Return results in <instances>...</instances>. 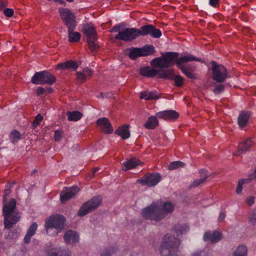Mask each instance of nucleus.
Masks as SVG:
<instances>
[{"label":"nucleus","instance_id":"obj_1","mask_svg":"<svg viewBox=\"0 0 256 256\" xmlns=\"http://www.w3.org/2000/svg\"><path fill=\"white\" fill-rule=\"evenodd\" d=\"M11 188L12 186L10 184H8L6 186L4 194L3 196L2 212L4 216V228L7 229H10L20 220L18 216H12V212L16 206V200L14 198H12L7 204L6 203V198L9 194Z\"/></svg>","mask_w":256,"mask_h":256},{"label":"nucleus","instance_id":"obj_2","mask_svg":"<svg viewBox=\"0 0 256 256\" xmlns=\"http://www.w3.org/2000/svg\"><path fill=\"white\" fill-rule=\"evenodd\" d=\"M177 52H166L161 53L160 57L154 58L150 62L151 66L154 68H172L180 59Z\"/></svg>","mask_w":256,"mask_h":256},{"label":"nucleus","instance_id":"obj_3","mask_svg":"<svg viewBox=\"0 0 256 256\" xmlns=\"http://www.w3.org/2000/svg\"><path fill=\"white\" fill-rule=\"evenodd\" d=\"M180 244L178 238L170 234H166L160 246V254L162 256H178V248Z\"/></svg>","mask_w":256,"mask_h":256},{"label":"nucleus","instance_id":"obj_4","mask_svg":"<svg viewBox=\"0 0 256 256\" xmlns=\"http://www.w3.org/2000/svg\"><path fill=\"white\" fill-rule=\"evenodd\" d=\"M65 218L60 214L50 216L46 222L45 227L47 234L51 235V230H54V234H56L64 228Z\"/></svg>","mask_w":256,"mask_h":256},{"label":"nucleus","instance_id":"obj_5","mask_svg":"<svg viewBox=\"0 0 256 256\" xmlns=\"http://www.w3.org/2000/svg\"><path fill=\"white\" fill-rule=\"evenodd\" d=\"M82 32L88 38V47L92 52L98 48V46L95 42L97 40L96 27L92 22L84 24Z\"/></svg>","mask_w":256,"mask_h":256},{"label":"nucleus","instance_id":"obj_6","mask_svg":"<svg viewBox=\"0 0 256 256\" xmlns=\"http://www.w3.org/2000/svg\"><path fill=\"white\" fill-rule=\"evenodd\" d=\"M190 61L201 62L202 60L201 58H196L190 54H188L187 56H182L178 63V68L187 78L190 79H194L196 78V74L194 73V69L192 68L183 65L184 64Z\"/></svg>","mask_w":256,"mask_h":256},{"label":"nucleus","instance_id":"obj_7","mask_svg":"<svg viewBox=\"0 0 256 256\" xmlns=\"http://www.w3.org/2000/svg\"><path fill=\"white\" fill-rule=\"evenodd\" d=\"M212 79L218 82H222L227 78L228 72L226 68L221 64L215 61L210 62Z\"/></svg>","mask_w":256,"mask_h":256},{"label":"nucleus","instance_id":"obj_8","mask_svg":"<svg viewBox=\"0 0 256 256\" xmlns=\"http://www.w3.org/2000/svg\"><path fill=\"white\" fill-rule=\"evenodd\" d=\"M141 214L143 218L148 220L158 221L164 218L162 210L154 204L144 208Z\"/></svg>","mask_w":256,"mask_h":256},{"label":"nucleus","instance_id":"obj_9","mask_svg":"<svg viewBox=\"0 0 256 256\" xmlns=\"http://www.w3.org/2000/svg\"><path fill=\"white\" fill-rule=\"evenodd\" d=\"M140 74L145 77L153 78L158 74L161 78H171L173 70L171 69H167L164 70H160L153 69L149 66L142 67L140 69Z\"/></svg>","mask_w":256,"mask_h":256},{"label":"nucleus","instance_id":"obj_10","mask_svg":"<svg viewBox=\"0 0 256 256\" xmlns=\"http://www.w3.org/2000/svg\"><path fill=\"white\" fill-rule=\"evenodd\" d=\"M102 198L98 196L93 197L90 200L84 203L78 212L80 216H84L88 214L94 210L101 204Z\"/></svg>","mask_w":256,"mask_h":256},{"label":"nucleus","instance_id":"obj_11","mask_svg":"<svg viewBox=\"0 0 256 256\" xmlns=\"http://www.w3.org/2000/svg\"><path fill=\"white\" fill-rule=\"evenodd\" d=\"M141 35V30L134 28H126L118 32V34L116 36V38L124 42H130L136 39Z\"/></svg>","mask_w":256,"mask_h":256},{"label":"nucleus","instance_id":"obj_12","mask_svg":"<svg viewBox=\"0 0 256 256\" xmlns=\"http://www.w3.org/2000/svg\"><path fill=\"white\" fill-rule=\"evenodd\" d=\"M60 18L68 29L75 28L76 24L74 14L68 8L59 9Z\"/></svg>","mask_w":256,"mask_h":256},{"label":"nucleus","instance_id":"obj_13","mask_svg":"<svg viewBox=\"0 0 256 256\" xmlns=\"http://www.w3.org/2000/svg\"><path fill=\"white\" fill-rule=\"evenodd\" d=\"M161 180V176L159 174H146L138 180V182L143 186H153L156 185Z\"/></svg>","mask_w":256,"mask_h":256},{"label":"nucleus","instance_id":"obj_14","mask_svg":"<svg viewBox=\"0 0 256 256\" xmlns=\"http://www.w3.org/2000/svg\"><path fill=\"white\" fill-rule=\"evenodd\" d=\"M142 36L150 35L153 38H158L162 36V32L160 30L156 28L152 24H146L140 28Z\"/></svg>","mask_w":256,"mask_h":256},{"label":"nucleus","instance_id":"obj_15","mask_svg":"<svg viewBox=\"0 0 256 256\" xmlns=\"http://www.w3.org/2000/svg\"><path fill=\"white\" fill-rule=\"evenodd\" d=\"M79 190L80 189L77 186L65 188V190H63L60 194L61 202L64 204L65 202L75 196Z\"/></svg>","mask_w":256,"mask_h":256},{"label":"nucleus","instance_id":"obj_16","mask_svg":"<svg viewBox=\"0 0 256 256\" xmlns=\"http://www.w3.org/2000/svg\"><path fill=\"white\" fill-rule=\"evenodd\" d=\"M64 239L67 244L75 246L79 242L80 236L76 232L68 230L64 233Z\"/></svg>","mask_w":256,"mask_h":256},{"label":"nucleus","instance_id":"obj_17","mask_svg":"<svg viewBox=\"0 0 256 256\" xmlns=\"http://www.w3.org/2000/svg\"><path fill=\"white\" fill-rule=\"evenodd\" d=\"M96 124L103 133L108 134L112 132V124L108 118H98Z\"/></svg>","mask_w":256,"mask_h":256},{"label":"nucleus","instance_id":"obj_18","mask_svg":"<svg viewBox=\"0 0 256 256\" xmlns=\"http://www.w3.org/2000/svg\"><path fill=\"white\" fill-rule=\"evenodd\" d=\"M158 118L168 120H175L178 117V114L174 110H166L156 114Z\"/></svg>","mask_w":256,"mask_h":256},{"label":"nucleus","instance_id":"obj_19","mask_svg":"<svg viewBox=\"0 0 256 256\" xmlns=\"http://www.w3.org/2000/svg\"><path fill=\"white\" fill-rule=\"evenodd\" d=\"M254 144V142L252 139L250 138H246L245 140L239 144L238 151L234 154V156H238L244 154L253 146Z\"/></svg>","mask_w":256,"mask_h":256},{"label":"nucleus","instance_id":"obj_20","mask_svg":"<svg viewBox=\"0 0 256 256\" xmlns=\"http://www.w3.org/2000/svg\"><path fill=\"white\" fill-rule=\"evenodd\" d=\"M222 238V234L220 232L215 231L212 233L210 232H206L203 236L204 242H210L211 243H216Z\"/></svg>","mask_w":256,"mask_h":256},{"label":"nucleus","instance_id":"obj_21","mask_svg":"<svg viewBox=\"0 0 256 256\" xmlns=\"http://www.w3.org/2000/svg\"><path fill=\"white\" fill-rule=\"evenodd\" d=\"M250 116V112L248 111H242L238 117V124L240 128H244L248 124Z\"/></svg>","mask_w":256,"mask_h":256},{"label":"nucleus","instance_id":"obj_22","mask_svg":"<svg viewBox=\"0 0 256 256\" xmlns=\"http://www.w3.org/2000/svg\"><path fill=\"white\" fill-rule=\"evenodd\" d=\"M48 256H72L70 250L60 248H52L48 252Z\"/></svg>","mask_w":256,"mask_h":256},{"label":"nucleus","instance_id":"obj_23","mask_svg":"<svg viewBox=\"0 0 256 256\" xmlns=\"http://www.w3.org/2000/svg\"><path fill=\"white\" fill-rule=\"evenodd\" d=\"M79 66L76 62L70 60L62 63H60L57 66V68L62 70L68 69L76 71Z\"/></svg>","mask_w":256,"mask_h":256},{"label":"nucleus","instance_id":"obj_24","mask_svg":"<svg viewBox=\"0 0 256 256\" xmlns=\"http://www.w3.org/2000/svg\"><path fill=\"white\" fill-rule=\"evenodd\" d=\"M140 98L146 100H158L160 98L159 94L156 90L144 91L140 92Z\"/></svg>","mask_w":256,"mask_h":256},{"label":"nucleus","instance_id":"obj_25","mask_svg":"<svg viewBox=\"0 0 256 256\" xmlns=\"http://www.w3.org/2000/svg\"><path fill=\"white\" fill-rule=\"evenodd\" d=\"M129 126L123 125L119 127L115 132V134L120 136L123 140L128 139L130 137Z\"/></svg>","mask_w":256,"mask_h":256},{"label":"nucleus","instance_id":"obj_26","mask_svg":"<svg viewBox=\"0 0 256 256\" xmlns=\"http://www.w3.org/2000/svg\"><path fill=\"white\" fill-rule=\"evenodd\" d=\"M140 164V161L136 158H132L126 160L124 164L123 170L125 171L135 168Z\"/></svg>","mask_w":256,"mask_h":256},{"label":"nucleus","instance_id":"obj_27","mask_svg":"<svg viewBox=\"0 0 256 256\" xmlns=\"http://www.w3.org/2000/svg\"><path fill=\"white\" fill-rule=\"evenodd\" d=\"M37 228L38 224L36 222H34L30 225L24 239V241L26 244L30 242L32 236L35 234Z\"/></svg>","mask_w":256,"mask_h":256},{"label":"nucleus","instance_id":"obj_28","mask_svg":"<svg viewBox=\"0 0 256 256\" xmlns=\"http://www.w3.org/2000/svg\"><path fill=\"white\" fill-rule=\"evenodd\" d=\"M199 174L200 178L198 180H194L192 186L194 187L198 186L200 184L203 183L210 176V174L208 173L207 170L204 169L200 170L199 171Z\"/></svg>","mask_w":256,"mask_h":256},{"label":"nucleus","instance_id":"obj_29","mask_svg":"<svg viewBox=\"0 0 256 256\" xmlns=\"http://www.w3.org/2000/svg\"><path fill=\"white\" fill-rule=\"evenodd\" d=\"M44 70L36 72L31 79V82L35 84H44Z\"/></svg>","mask_w":256,"mask_h":256},{"label":"nucleus","instance_id":"obj_30","mask_svg":"<svg viewBox=\"0 0 256 256\" xmlns=\"http://www.w3.org/2000/svg\"><path fill=\"white\" fill-rule=\"evenodd\" d=\"M156 116H150L144 124V126L146 129L153 130L158 126V122Z\"/></svg>","mask_w":256,"mask_h":256},{"label":"nucleus","instance_id":"obj_31","mask_svg":"<svg viewBox=\"0 0 256 256\" xmlns=\"http://www.w3.org/2000/svg\"><path fill=\"white\" fill-rule=\"evenodd\" d=\"M126 53L129 58L134 60L138 57H141L140 50V48L132 47L126 49Z\"/></svg>","mask_w":256,"mask_h":256},{"label":"nucleus","instance_id":"obj_32","mask_svg":"<svg viewBox=\"0 0 256 256\" xmlns=\"http://www.w3.org/2000/svg\"><path fill=\"white\" fill-rule=\"evenodd\" d=\"M140 48V50L141 56H150L155 52L154 47L152 45L146 44Z\"/></svg>","mask_w":256,"mask_h":256},{"label":"nucleus","instance_id":"obj_33","mask_svg":"<svg viewBox=\"0 0 256 256\" xmlns=\"http://www.w3.org/2000/svg\"><path fill=\"white\" fill-rule=\"evenodd\" d=\"M74 28H71L68 30V37L70 42H78L80 40L81 36L78 32H74Z\"/></svg>","mask_w":256,"mask_h":256},{"label":"nucleus","instance_id":"obj_34","mask_svg":"<svg viewBox=\"0 0 256 256\" xmlns=\"http://www.w3.org/2000/svg\"><path fill=\"white\" fill-rule=\"evenodd\" d=\"M189 229V226L187 224H178L174 227V231L178 236L180 234H186Z\"/></svg>","mask_w":256,"mask_h":256},{"label":"nucleus","instance_id":"obj_35","mask_svg":"<svg viewBox=\"0 0 256 256\" xmlns=\"http://www.w3.org/2000/svg\"><path fill=\"white\" fill-rule=\"evenodd\" d=\"M44 84L52 85L56 80V77L52 74L46 70H44Z\"/></svg>","mask_w":256,"mask_h":256},{"label":"nucleus","instance_id":"obj_36","mask_svg":"<svg viewBox=\"0 0 256 256\" xmlns=\"http://www.w3.org/2000/svg\"><path fill=\"white\" fill-rule=\"evenodd\" d=\"M67 116L69 121H78L82 117V114L78 111L68 112Z\"/></svg>","mask_w":256,"mask_h":256},{"label":"nucleus","instance_id":"obj_37","mask_svg":"<svg viewBox=\"0 0 256 256\" xmlns=\"http://www.w3.org/2000/svg\"><path fill=\"white\" fill-rule=\"evenodd\" d=\"M247 248L244 245H240L234 252L233 256H247Z\"/></svg>","mask_w":256,"mask_h":256},{"label":"nucleus","instance_id":"obj_38","mask_svg":"<svg viewBox=\"0 0 256 256\" xmlns=\"http://www.w3.org/2000/svg\"><path fill=\"white\" fill-rule=\"evenodd\" d=\"M21 138V134L17 130H12L10 134V139L13 144L18 142Z\"/></svg>","mask_w":256,"mask_h":256},{"label":"nucleus","instance_id":"obj_39","mask_svg":"<svg viewBox=\"0 0 256 256\" xmlns=\"http://www.w3.org/2000/svg\"><path fill=\"white\" fill-rule=\"evenodd\" d=\"M174 208V206L173 204L169 202H165L162 205V212L166 216V214L170 213L172 212Z\"/></svg>","mask_w":256,"mask_h":256},{"label":"nucleus","instance_id":"obj_40","mask_svg":"<svg viewBox=\"0 0 256 256\" xmlns=\"http://www.w3.org/2000/svg\"><path fill=\"white\" fill-rule=\"evenodd\" d=\"M173 78L174 80L175 84L176 86L180 87L182 85L184 79L182 76L179 75H174L173 73L172 78L169 79L172 80Z\"/></svg>","mask_w":256,"mask_h":256},{"label":"nucleus","instance_id":"obj_41","mask_svg":"<svg viewBox=\"0 0 256 256\" xmlns=\"http://www.w3.org/2000/svg\"><path fill=\"white\" fill-rule=\"evenodd\" d=\"M184 164L180 161H174L172 162L168 166V168L170 170H174L180 167L183 166Z\"/></svg>","mask_w":256,"mask_h":256},{"label":"nucleus","instance_id":"obj_42","mask_svg":"<svg viewBox=\"0 0 256 256\" xmlns=\"http://www.w3.org/2000/svg\"><path fill=\"white\" fill-rule=\"evenodd\" d=\"M42 120L43 116L40 114H37L32 123V127L35 128L40 124Z\"/></svg>","mask_w":256,"mask_h":256},{"label":"nucleus","instance_id":"obj_43","mask_svg":"<svg viewBox=\"0 0 256 256\" xmlns=\"http://www.w3.org/2000/svg\"><path fill=\"white\" fill-rule=\"evenodd\" d=\"M191 256H210V255L206 250H200L192 253Z\"/></svg>","mask_w":256,"mask_h":256},{"label":"nucleus","instance_id":"obj_44","mask_svg":"<svg viewBox=\"0 0 256 256\" xmlns=\"http://www.w3.org/2000/svg\"><path fill=\"white\" fill-rule=\"evenodd\" d=\"M224 85L222 84H220L215 86L213 90V92L215 94H218L224 91Z\"/></svg>","mask_w":256,"mask_h":256},{"label":"nucleus","instance_id":"obj_45","mask_svg":"<svg viewBox=\"0 0 256 256\" xmlns=\"http://www.w3.org/2000/svg\"><path fill=\"white\" fill-rule=\"evenodd\" d=\"M244 184H246V181L244 180V179H241L238 181L237 188L236 189V192L238 194H240L242 192V186Z\"/></svg>","mask_w":256,"mask_h":256},{"label":"nucleus","instance_id":"obj_46","mask_svg":"<svg viewBox=\"0 0 256 256\" xmlns=\"http://www.w3.org/2000/svg\"><path fill=\"white\" fill-rule=\"evenodd\" d=\"M76 74V80L80 83L84 82L86 79V77L84 76V74L82 72H78Z\"/></svg>","mask_w":256,"mask_h":256},{"label":"nucleus","instance_id":"obj_47","mask_svg":"<svg viewBox=\"0 0 256 256\" xmlns=\"http://www.w3.org/2000/svg\"><path fill=\"white\" fill-rule=\"evenodd\" d=\"M244 179L246 181V184H248L252 180H256V168L254 170L252 173L250 174L247 178Z\"/></svg>","mask_w":256,"mask_h":256},{"label":"nucleus","instance_id":"obj_48","mask_svg":"<svg viewBox=\"0 0 256 256\" xmlns=\"http://www.w3.org/2000/svg\"><path fill=\"white\" fill-rule=\"evenodd\" d=\"M82 72L84 74V76L86 77V78H90L93 74L92 71L88 68H86L84 69Z\"/></svg>","mask_w":256,"mask_h":256},{"label":"nucleus","instance_id":"obj_49","mask_svg":"<svg viewBox=\"0 0 256 256\" xmlns=\"http://www.w3.org/2000/svg\"><path fill=\"white\" fill-rule=\"evenodd\" d=\"M250 220L254 225H256V208L253 210L252 214L250 218Z\"/></svg>","mask_w":256,"mask_h":256},{"label":"nucleus","instance_id":"obj_50","mask_svg":"<svg viewBox=\"0 0 256 256\" xmlns=\"http://www.w3.org/2000/svg\"><path fill=\"white\" fill-rule=\"evenodd\" d=\"M4 14L6 16L11 17L13 16L14 11L12 8H6L4 10Z\"/></svg>","mask_w":256,"mask_h":256},{"label":"nucleus","instance_id":"obj_51","mask_svg":"<svg viewBox=\"0 0 256 256\" xmlns=\"http://www.w3.org/2000/svg\"><path fill=\"white\" fill-rule=\"evenodd\" d=\"M62 136V132L60 130H56L54 132V138L55 141H59L61 139Z\"/></svg>","mask_w":256,"mask_h":256},{"label":"nucleus","instance_id":"obj_52","mask_svg":"<svg viewBox=\"0 0 256 256\" xmlns=\"http://www.w3.org/2000/svg\"><path fill=\"white\" fill-rule=\"evenodd\" d=\"M255 198L253 196H248L246 198V202L248 206H252L254 203Z\"/></svg>","mask_w":256,"mask_h":256},{"label":"nucleus","instance_id":"obj_53","mask_svg":"<svg viewBox=\"0 0 256 256\" xmlns=\"http://www.w3.org/2000/svg\"><path fill=\"white\" fill-rule=\"evenodd\" d=\"M219 0H209L208 1L209 4L214 8L218 7L219 5Z\"/></svg>","mask_w":256,"mask_h":256},{"label":"nucleus","instance_id":"obj_54","mask_svg":"<svg viewBox=\"0 0 256 256\" xmlns=\"http://www.w3.org/2000/svg\"><path fill=\"white\" fill-rule=\"evenodd\" d=\"M45 92L44 88L42 87L39 86L36 89V94L38 95H41Z\"/></svg>","mask_w":256,"mask_h":256},{"label":"nucleus","instance_id":"obj_55","mask_svg":"<svg viewBox=\"0 0 256 256\" xmlns=\"http://www.w3.org/2000/svg\"><path fill=\"white\" fill-rule=\"evenodd\" d=\"M226 218V214L224 212H221L220 214V216L218 217V221L219 222H222L224 220V219Z\"/></svg>","mask_w":256,"mask_h":256},{"label":"nucleus","instance_id":"obj_56","mask_svg":"<svg viewBox=\"0 0 256 256\" xmlns=\"http://www.w3.org/2000/svg\"><path fill=\"white\" fill-rule=\"evenodd\" d=\"M7 6V2L4 0H0V9H2Z\"/></svg>","mask_w":256,"mask_h":256},{"label":"nucleus","instance_id":"obj_57","mask_svg":"<svg viewBox=\"0 0 256 256\" xmlns=\"http://www.w3.org/2000/svg\"><path fill=\"white\" fill-rule=\"evenodd\" d=\"M121 26L120 24L115 25L113 26V32H118L120 30Z\"/></svg>","mask_w":256,"mask_h":256},{"label":"nucleus","instance_id":"obj_58","mask_svg":"<svg viewBox=\"0 0 256 256\" xmlns=\"http://www.w3.org/2000/svg\"><path fill=\"white\" fill-rule=\"evenodd\" d=\"M101 256H111V252L110 250H106L105 252L102 254Z\"/></svg>","mask_w":256,"mask_h":256},{"label":"nucleus","instance_id":"obj_59","mask_svg":"<svg viewBox=\"0 0 256 256\" xmlns=\"http://www.w3.org/2000/svg\"><path fill=\"white\" fill-rule=\"evenodd\" d=\"M100 168L98 167L94 168L92 170V176H94L96 173L98 172Z\"/></svg>","mask_w":256,"mask_h":256},{"label":"nucleus","instance_id":"obj_60","mask_svg":"<svg viewBox=\"0 0 256 256\" xmlns=\"http://www.w3.org/2000/svg\"><path fill=\"white\" fill-rule=\"evenodd\" d=\"M55 2H58L60 4L65 5L66 2L63 0H54Z\"/></svg>","mask_w":256,"mask_h":256},{"label":"nucleus","instance_id":"obj_61","mask_svg":"<svg viewBox=\"0 0 256 256\" xmlns=\"http://www.w3.org/2000/svg\"><path fill=\"white\" fill-rule=\"evenodd\" d=\"M100 96H102V98H104L106 96V94H104L101 93V94H100Z\"/></svg>","mask_w":256,"mask_h":256},{"label":"nucleus","instance_id":"obj_62","mask_svg":"<svg viewBox=\"0 0 256 256\" xmlns=\"http://www.w3.org/2000/svg\"><path fill=\"white\" fill-rule=\"evenodd\" d=\"M36 170H33L32 171V174H34V173L36 172Z\"/></svg>","mask_w":256,"mask_h":256}]
</instances>
